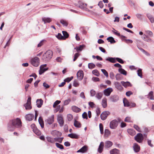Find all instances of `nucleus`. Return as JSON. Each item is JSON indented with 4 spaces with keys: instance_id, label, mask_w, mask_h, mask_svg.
I'll return each mask as SVG.
<instances>
[{
    "instance_id": "nucleus-1",
    "label": "nucleus",
    "mask_w": 154,
    "mask_h": 154,
    "mask_svg": "<svg viewBox=\"0 0 154 154\" xmlns=\"http://www.w3.org/2000/svg\"><path fill=\"white\" fill-rule=\"evenodd\" d=\"M52 51L50 50L47 51L43 55L42 60L43 61L47 62L51 59L53 55Z\"/></svg>"
},
{
    "instance_id": "nucleus-2",
    "label": "nucleus",
    "mask_w": 154,
    "mask_h": 154,
    "mask_svg": "<svg viewBox=\"0 0 154 154\" xmlns=\"http://www.w3.org/2000/svg\"><path fill=\"white\" fill-rule=\"evenodd\" d=\"M12 123L15 128H20L22 126V122L20 119L18 118L14 119L11 120Z\"/></svg>"
},
{
    "instance_id": "nucleus-3",
    "label": "nucleus",
    "mask_w": 154,
    "mask_h": 154,
    "mask_svg": "<svg viewBox=\"0 0 154 154\" xmlns=\"http://www.w3.org/2000/svg\"><path fill=\"white\" fill-rule=\"evenodd\" d=\"M121 121V119L120 118H118L117 120L114 119L110 122V128L112 129H115L117 127L119 122Z\"/></svg>"
},
{
    "instance_id": "nucleus-4",
    "label": "nucleus",
    "mask_w": 154,
    "mask_h": 154,
    "mask_svg": "<svg viewBox=\"0 0 154 154\" xmlns=\"http://www.w3.org/2000/svg\"><path fill=\"white\" fill-rule=\"evenodd\" d=\"M75 5L84 10L88 11V9L87 8V4L82 2L81 1H79L77 3L75 4Z\"/></svg>"
},
{
    "instance_id": "nucleus-5",
    "label": "nucleus",
    "mask_w": 154,
    "mask_h": 154,
    "mask_svg": "<svg viewBox=\"0 0 154 154\" xmlns=\"http://www.w3.org/2000/svg\"><path fill=\"white\" fill-rule=\"evenodd\" d=\"M31 63L34 66H38L40 63V59L37 57H35L31 59L30 60Z\"/></svg>"
},
{
    "instance_id": "nucleus-6",
    "label": "nucleus",
    "mask_w": 154,
    "mask_h": 154,
    "mask_svg": "<svg viewBox=\"0 0 154 154\" xmlns=\"http://www.w3.org/2000/svg\"><path fill=\"white\" fill-rule=\"evenodd\" d=\"M143 139V136L141 133H138L134 137V139L139 143H141Z\"/></svg>"
},
{
    "instance_id": "nucleus-7",
    "label": "nucleus",
    "mask_w": 154,
    "mask_h": 154,
    "mask_svg": "<svg viewBox=\"0 0 154 154\" xmlns=\"http://www.w3.org/2000/svg\"><path fill=\"white\" fill-rule=\"evenodd\" d=\"M31 97H28L26 103L24 105V106L26 110H29L32 108V107L31 106Z\"/></svg>"
},
{
    "instance_id": "nucleus-8",
    "label": "nucleus",
    "mask_w": 154,
    "mask_h": 154,
    "mask_svg": "<svg viewBox=\"0 0 154 154\" xmlns=\"http://www.w3.org/2000/svg\"><path fill=\"white\" fill-rule=\"evenodd\" d=\"M110 112L108 111H104L102 112L100 115L101 119L103 120L106 119L108 116L110 114Z\"/></svg>"
},
{
    "instance_id": "nucleus-9",
    "label": "nucleus",
    "mask_w": 154,
    "mask_h": 154,
    "mask_svg": "<svg viewBox=\"0 0 154 154\" xmlns=\"http://www.w3.org/2000/svg\"><path fill=\"white\" fill-rule=\"evenodd\" d=\"M54 121V116L53 115L49 116L45 120V122L46 123L49 125H51L53 123Z\"/></svg>"
},
{
    "instance_id": "nucleus-10",
    "label": "nucleus",
    "mask_w": 154,
    "mask_h": 154,
    "mask_svg": "<svg viewBox=\"0 0 154 154\" xmlns=\"http://www.w3.org/2000/svg\"><path fill=\"white\" fill-rule=\"evenodd\" d=\"M113 90L112 88H108L105 89L103 92L104 94L106 96H109L111 93L113 91Z\"/></svg>"
},
{
    "instance_id": "nucleus-11",
    "label": "nucleus",
    "mask_w": 154,
    "mask_h": 154,
    "mask_svg": "<svg viewBox=\"0 0 154 154\" xmlns=\"http://www.w3.org/2000/svg\"><path fill=\"white\" fill-rule=\"evenodd\" d=\"M77 76L79 80H82L84 77V72L82 70H79L77 72Z\"/></svg>"
},
{
    "instance_id": "nucleus-12",
    "label": "nucleus",
    "mask_w": 154,
    "mask_h": 154,
    "mask_svg": "<svg viewBox=\"0 0 154 154\" xmlns=\"http://www.w3.org/2000/svg\"><path fill=\"white\" fill-rule=\"evenodd\" d=\"M11 122V121H10L8 125L7 129L10 131H13L16 128L14 125Z\"/></svg>"
},
{
    "instance_id": "nucleus-13",
    "label": "nucleus",
    "mask_w": 154,
    "mask_h": 154,
    "mask_svg": "<svg viewBox=\"0 0 154 154\" xmlns=\"http://www.w3.org/2000/svg\"><path fill=\"white\" fill-rule=\"evenodd\" d=\"M46 66V64L42 65L40 66L39 74L41 75L48 69V68H45L44 67Z\"/></svg>"
},
{
    "instance_id": "nucleus-14",
    "label": "nucleus",
    "mask_w": 154,
    "mask_h": 154,
    "mask_svg": "<svg viewBox=\"0 0 154 154\" xmlns=\"http://www.w3.org/2000/svg\"><path fill=\"white\" fill-rule=\"evenodd\" d=\"M110 100L112 102H116L118 101L119 100V97L118 95H115L113 96H111L110 97Z\"/></svg>"
},
{
    "instance_id": "nucleus-15",
    "label": "nucleus",
    "mask_w": 154,
    "mask_h": 154,
    "mask_svg": "<svg viewBox=\"0 0 154 154\" xmlns=\"http://www.w3.org/2000/svg\"><path fill=\"white\" fill-rule=\"evenodd\" d=\"M121 83L122 85L125 88H127L128 87H131L132 85L128 81L125 82L124 81H121Z\"/></svg>"
},
{
    "instance_id": "nucleus-16",
    "label": "nucleus",
    "mask_w": 154,
    "mask_h": 154,
    "mask_svg": "<svg viewBox=\"0 0 154 154\" xmlns=\"http://www.w3.org/2000/svg\"><path fill=\"white\" fill-rule=\"evenodd\" d=\"M36 105L38 108H40L43 104V101L42 99H38L36 100Z\"/></svg>"
},
{
    "instance_id": "nucleus-17",
    "label": "nucleus",
    "mask_w": 154,
    "mask_h": 154,
    "mask_svg": "<svg viewBox=\"0 0 154 154\" xmlns=\"http://www.w3.org/2000/svg\"><path fill=\"white\" fill-rule=\"evenodd\" d=\"M34 116L32 114H28L26 116V119L27 120L32 121L34 118Z\"/></svg>"
},
{
    "instance_id": "nucleus-18",
    "label": "nucleus",
    "mask_w": 154,
    "mask_h": 154,
    "mask_svg": "<svg viewBox=\"0 0 154 154\" xmlns=\"http://www.w3.org/2000/svg\"><path fill=\"white\" fill-rule=\"evenodd\" d=\"M51 134L54 136L56 135L58 137H60L62 135V133L56 130L52 131Z\"/></svg>"
},
{
    "instance_id": "nucleus-19",
    "label": "nucleus",
    "mask_w": 154,
    "mask_h": 154,
    "mask_svg": "<svg viewBox=\"0 0 154 154\" xmlns=\"http://www.w3.org/2000/svg\"><path fill=\"white\" fill-rule=\"evenodd\" d=\"M104 146V143L101 142L99 146L98 149V151L99 153H101L102 152Z\"/></svg>"
},
{
    "instance_id": "nucleus-20",
    "label": "nucleus",
    "mask_w": 154,
    "mask_h": 154,
    "mask_svg": "<svg viewBox=\"0 0 154 154\" xmlns=\"http://www.w3.org/2000/svg\"><path fill=\"white\" fill-rule=\"evenodd\" d=\"M112 143L109 141H107L105 142L104 147L105 148H108L111 147L112 145Z\"/></svg>"
},
{
    "instance_id": "nucleus-21",
    "label": "nucleus",
    "mask_w": 154,
    "mask_h": 154,
    "mask_svg": "<svg viewBox=\"0 0 154 154\" xmlns=\"http://www.w3.org/2000/svg\"><path fill=\"white\" fill-rule=\"evenodd\" d=\"M134 151L135 152H138L140 149V147L137 143H134L133 146Z\"/></svg>"
},
{
    "instance_id": "nucleus-22",
    "label": "nucleus",
    "mask_w": 154,
    "mask_h": 154,
    "mask_svg": "<svg viewBox=\"0 0 154 154\" xmlns=\"http://www.w3.org/2000/svg\"><path fill=\"white\" fill-rule=\"evenodd\" d=\"M57 121L60 127H62L63 125L64 121L62 117H58L57 118Z\"/></svg>"
},
{
    "instance_id": "nucleus-23",
    "label": "nucleus",
    "mask_w": 154,
    "mask_h": 154,
    "mask_svg": "<svg viewBox=\"0 0 154 154\" xmlns=\"http://www.w3.org/2000/svg\"><path fill=\"white\" fill-rule=\"evenodd\" d=\"M42 20L44 22V23H50L51 21V19L50 17H43Z\"/></svg>"
},
{
    "instance_id": "nucleus-24",
    "label": "nucleus",
    "mask_w": 154,
    "mask_h": 154,
    "mask_svg": "<svg viewBox=\"0 0 154 154\" xmlns=\"http://www.w3.org/2000/svg\"><path fill=\"white\" fill-rule=\"evenodd\" d=\"M68 136L74 139H78L79 138V136L78 135L74 133H71L69 134L68 135Z\"/></svg>"
},
{
    "instance_id": "nucleus-25",
    "label": "nucleus",
    "mask_w": 154,
    "mask_h": 154,
    "mask_svg": "<svg viewBox=\"0 0 154 154\" xmlns=\"http://www.w3.org/2000/svg\"><path fill=\"white\" fill-rule=\"evenodd\" d=\"M114 85L116 88L119 90H121L123 88L121 85L120 83L119 82H115L114 83Z\"/></svg>"
},
{
    "instance_id": "nucleus-26",
    "label": "nucleus",
    "mask_w": 154,
    "mask_h": 154,
    "mask_svg": "<svg viewBox=\"0 0 154 154\" xmlns=\"http://www.w3.org/2000/svg\"><path fill=\"white\" fill-rule=\"evenodd\" d=\"M72 110L75 112H80L81 109L76 106H73L72 107Z\"/></svg>"
},
{
    "instance_id": "nucleus-27",
    "label": "nucleus",
    "mask_w": 154,
    "mask_h": 154,
    "mask_svg": "<svg viewBox=\"0 0 154 154\" xmlns=\"http://www.w3.org/2000/svg\"><path fill=\"white\" fill-rule=\"evenodd\" d=\"M110 153V154H119V150L115 148L111 150Z\"/></svg>"
},
{
    "instance_id": "nucleus-28",
    "label": "nucleus",
    "mask_w": 154,
    "mask_h": 154,
    "mask_svg": "<svg viewBox=\"0 0 154 154\" xmlns=\"http://www.w3.org/2000/svg\"><path fill=\"white\" fill-rule=\"evenodd\" d=\"M85 47V45H80L79 47H77L74 48L75 49H76V51L78 52L79 51H82L83 48Z\"/></svg>"
},
{
    "instance_id": "nucleus-29",
    "label": "nucleus",
    "mask_w": 154,
    "mask_h": 154,
    "mask_svg": "<svg viewBox=\"0 0 154 154\" xmlns=\"http://www.w3.org/2000/svg\"><path fill=\"white\" fill-rule=\"evenodd\" d=\"M102 105L104 108H105L107 106V100L106 98H104L103 99L102 101Z\"/></svg>"
},
{
    "instance_id": "nucleus-30",
    "label": "nucleus",
    "mask_w": 154,
    "mask_h": 154,
    "mask_svg": "<svg viewBox=\"0 0 154 154\" xmlns=\"http://www.w3.org/2000/svg\"><path fill=\"white\" fill-rule=\"evenodd\" d=\"M106 60L112 63H115L116 62V61L115 60V58L109 57L106 58Z\"/></svg>"
},
{
    "instance_id": "nucleus-31",
    "label": "nucleus",
    "mask_w": 154,
    "mask_h": 154,
    "mask_svg": "<svg viewBox=\"0 0 154 154\" xmlns=\"http://www.w3.org/2000/svg\"><path fill=\"white\" fill-rule=\"evenodd\" d=\"M127 131L129 134L131 136L134 135L136 134L135 131L132 129H128L127 130Z\"/></svg>"
},
{
    "instance_id": "nucleus-32",
    "label": "nucleus",
    "mask_w": 154,
    "mask_h": 154,
    "mask_svg": "<svg viewBox=\"0 0 154 154\" xmlns=\"http://www.w3.org/2000/svg\"><path fill=\"white\" fill-rule=\"evenodd\" d=\"M107 40L110 42V43L113 44L116 43V41L112 37H109L107 38Z\"/></svg>"
},
{
    "instance_id": "nucleus-33",
    "label": "nucleus",
    "mask_w": 154,
    "mask_h": 154,
    "mask_svg": "<svg viewBox=\"0 0 154 154\" xmlns=\"http://www.w3.org/2000/svg\"><path fill=\"white\" fill-rule=\"evenodd\" d=\"M115 77L116 80L118 81L121 80L123 79L122 75L119 73L117 74Z\"/></svg>"
},
{
    "instance_id": "nucleus-34",
    "label": "nucleus",
    "mask_w": 154,
    "mask_h": 154,
    "mask_svg": "<svg viewBox=\"0 0 154 154\" xmlns=\"http://www.w3.org/2000/svg\"><path fill=\"white\" fill-rule=\"evenodd\" d=\"M76 128H80L81 126V123L78 121L75 120L74 124Z\"/></svg>"
},
{
    "instance_id": "nucleus-35",
    "label": "nucleus",
    "mask_w": 154,
    "mask_h": 154,
    "mask_svg": "<svg viewBox=\"0 0 154 154\" xmlns=\"http://www.w3.org/2000/svg\"><path fill=\"white\" fill-rule=\"evenodd\" d=\"M146 16L152 23H154V18L150 14H147Z\"/></svg>"
},
{
    "instance_id": "nucleus-36",
    "label": "nucleus",
    "mask_w": 154,
    "mask_h": 154,
    "mask_svg": "<svg viewBox=\"0 0 154 154\" xmlns=\"http://www.w3.org/2000/svg\"><path fill=\"white\" fill-rule=\"evenodd\" d=\"M118 71L121 74L125 75H127V72L123 69L121 68H119L118 69Z\"/></svg>"
},
{
    "instance_id": "nucleus-37",
    "label": "nucleus",
    "mask_w": 154,
    "mask_h": 154,
    "mask_svg": "<svg viewBox=\"0 0 154 154\" xmlns=\"http://www.w3.org/2000/svg\"><path fill=\"white\" fill-rule=\"evenodd\" d=\"M145 32L146 34V35L150 37H152L153 35V34L151 31L149 30H146L145 31Z\"/></svg>"
},
{
    "instance_id": "nucleus-38",
    "label": "nucleus",
    "mask_w": 154,
    "mask_h": 154,
    "mask_svg": "<svg viewBox=\"0 0 154 154\" xmlns=\"http://www.w3.org/2000/svg\"><path fill=\"white\" fill-rule=\"evenodd\" d=\"M33 131L37 135H40L41 134V131L36 128H34L33 129Z\"/></svg>"
},
{
    "instance_id": "nucleus-39",
    "label": "nucleus",
    "mask_w": 154,
    "mask_h": 154,
    "mask_svg": "<svg viewBox=\"0 0 154 154\" xmlns=\"http://www.w3.org/2000/svg\"><path fill=\"white\" fill-rule=\"evenodd\" d=\"M46 138L47 141L51 143H54L55 142V140L54 139V138L48 137H47Z\"/></svg>"
},
{
    "instance_id": "nucleus-40",
    "label": "nucleus",
    "mask_w": 154,
    "mask_h": 154,
    "mask_svg": "<svg viewBox=\"0 0 154 154\" xmlns=\"http://www.w3.org/2000/svg\"><path fill=\"white\" fill-rule=\"evenodd\" d=\"M123 103L125 106H129L130 102H129L126 99H125L123 100Z\"/></svg>"
},
{
    "instance_id": "nucleus-41",
    "label": "nucleus",
    "mask_w": 154,
    "mask_h": 154,
    "mask_svg": "<svg viewBox=\"0 0 154 154\" xmlns=\"http://www.w3.org/2000/svg\"><path fill=\"white\" fill-rule=\"evenodd\" d=\"M62 33L63 35L64 40L66 38L68 37L69 35L67 32L65 31H63Z\"/></svg>"
},
{
    "instance_id": "nucleus-42",
    "label": "nucleus",
    "mask_w": 154,
    "mask_h": 154,
    "mask_svg": "<svg viewBox=\"0 0 154 154\" xmlns=\"http://www.w3.org/2000/svg\"><path fill=\"white\" fill-rule=\"evenodd\" d=\"M103 96V93L101 92H99L96 94L95 97L98 99H100Z\"/></svg>"
},
{
    "instance_id": "nucleus-43",
    "label": "nucleus",
    "mask_w": 154,
    "mask_h": 154,
    "mask_svg": "<svg viewBox=\"0 0 154 154\" xmlns=\"http://www.w3.org/2000/svg\"><path fill=\"white\" fill-rule=\"evenodd\" d=\"M137 75L141 78H142V70L141 69L139 68L137 71Z\"/></svg>"
},
{
    "instance_id": "nucleus-44",
    "label": "nucleus",
    "mask_w": 154,
    "mask_h": 154,
    "mask_svg": "<svg viewBox=\"0 0 154 154\" xmlns=\"http://www.w3.org/2000/svg\"><path fill=\"white\" fill-rule=\"evenodd\" d=\"M63 139V137H62L61 138L58 137L54 138L55 141L58 142L60 143H62V141Z\"/></svg>"
},
{
    "instance_id": "nucleus-45",
    "label": "nucleus",
    "mask_w": 154,
    "mask_h": 154,
    "mask_svg": "<svg viewBox=\"0 0 154 154\" xmlns=\"http://www.w3.org/2000/svg\"><path fill=\"white\" fill-rule=\"evenodd\" d=\"M38 122L41 127L42 128H43L44 127V123L42 119L41 118H39L38 119Z\"/></svg>"
},
{
    "instance_id": "nucleus-46",
    "label": "nucleus",
    "mask_w": 154,
    "mask_h": 154,
    "mask_svg": "<svg viewBox=\"0 0 154 154\" xmlns=\"http://www.w3.org/2000/svg\"><path fill=\"white\" fill-rule=\"evenodd\" d=\"M80 149L81 150L82 152L84 153L87 151L88 148L87 146H84Z\"/></svg>"
},
{
    "instance_id": "nucleus-47",
    "label": "nucleus",
    "mask_w": 154,
    "mask_h": 154,
    "mask_svg": "<svg viewBox=\"0 0 154 154\" xmlns=\"http://www.w3.org/2000/svg\"><path fill=\"white\" fill-rule=\"evenodd\" d=\"M60 22L63 25V26H67L68 23L67 22L66 20H60Z\"/></svg>"
},
{
    "instance_id": "nucleus-48",
    "label": "nucleus",
    "mask_w": 154,
    "mask_h": 154,
    "mask_svg": "<svg viewBox=\"0 0 154 154\" xmlns=\"http://www.w3.org/2000/svg\"><path fill=\"white\" fill-rule=\"evenodd\" d=\"M148 95V96L150 97L149 98L150 100H154V96H153V92L152 91L149 92Z\"/></svg>"
},
{
    "instance_id": "nucleus-49",
    "label": "nucleus",
    "mask_w": 154,
    "mask_h": 154,
    "mask_svg": "<svg viewBox=\"0 0 154 154\" xmlns=\"http://www.w3.org/2000/svg\"><path fill=\"white\" fill-rule=\"evenodd\" d=\"M99 128L100 130V133L101 134H103V124L101 123H100L99 124Z\"/></svg>"
},
{
    "instance_id": "nucleus-50",
    "label": "nucleus",
    "mask_w": 154,
    "mask_h": 154,
    "mask_svg": "<svg viewBox=\"0 0 154 154\" xmlns=\"http://www.w3.org/2000/svg\"><path fill=\"white\" fill-rule=\"evenodd\" d=\"M95 67V65L92 63H90L88 64V67L90 69H92Z\"/></svg>"
},
{
    "instance_id": "nucleus-51",
    "label": "nucleus",
    "mask_w": 154,
    "mask_h": 154,
    "mask_svg": "<svg viewBox=\"0 0 154 154\" xmlns=\"http://www.w3.org/2000/svg\"><path fill=\"white\" fill-rule=\"evenodd\" d=\"M92 73L93 74L97 76H99L100 75L99 72L97 69L93 70L92 72Z\"/></svg>"
},
{
    "instance_id": "nucleus-52",
    "label": "nucleus",
    "mask_w": 154,
    "mask_h": 154,
    "mask_svg": "<svg viewBox=\"0 0 154 154\" xmlns=\"http://www.w3.org/2000/svg\"><path fill=\"white\" fill-rule=\"evenodd\" d=\"M56 146L58 148H60V149H63L64 148L63 146L58 143H55Z\"/></svg>"
},
{
    "instance_id": "nucleus-53",
    "label": "nucleus",
    "mask_w": 154,
    "mask_h": 154,
    "mask_svg": "<svg viewBox=\"0 0 154 154\" xmlns=\"http://www.w3.org/2000/svg\"><path fill=\"white\" fill-rule=\"evenodd\" d=\"M57 38L60 40L63 39L64 40L63 37L62 35L60 33H58L57 35L56 36Z\"/></svg>"
},
{
    "instance_id": "nucleus-54",
    "label": "nucleus",
    "mask_w": 154,
    "mask_h": 154,
    "mask_svg": "<svg viewBox=\"0 0 154 154\" xmlns=\"http://www.w3.org/2000/svg\"><path fill=\"white\" fill-rule=\"evenodd\" d=\"M101 71L104 74V75L106 76L107 77H108V74L107 72L106 71L105 69H101Z\"/></svg>"
},
{
    "instance_id": "nucleus-55",
    "label": "nucleus",
    "mask_w": 154,
    "mask_h": 154,
    "mask_svg": "<svg viewBox=\"0 0 154 154\" xmlns=\"http://www.w3.org/2000/svg\"><path fill=\"white\" fill-rule=\"evenodd\" d=\"M115 60L122 64L123 63H124V61L122 59L118 57L115 58Z\"/></svg>"
},
{
    "instance_id": "nucleus-56",
    "label": "nucleus",
    "mask_w": 154,
    "mask_h": 154,
    "mask_svg": "<svg viewBox=\"0 0 154 154\" xmlns=\"http://www.w3.org/2000/svg\"><path fill=\"white\" fill-rule=\"evenodd\" d=\"M90 93L91 94V97H94L95 96L96 94V91L93 89H92L91 90Z\"/></svg>"
},
{
    "instance_id": "nucleus-57",
    "label": "nucleus",
    "mask_w": 154,
    "mask_h": 154,
    "mask_svg": "<svg viewBox=\"0 0 154 154\" xmlns=\"http://www.w3.org/2000/svg\"><path fill=\"white\" fill-rule=\"evenodd\" d=\"M61 101L60 100H56L54 103L53 106L54 108H55L59 104Z\"/></svg>"
},
{
    "instance_id": "nucleus-58",
    "label": "nucleus",
    "mask_w": 154,
    "mask_h": 154,
    "mask_svg": "<svg viewBox=\"0 0 154 154\" xmlns=\"http://www.w3.org/2000/svg\"><path fill=\"white\" fill-rule=\"evenodd\" d=\"M146 37H147V38H146V40H145V41L147 42H152V39L149 37H150L148 36H146Z\"/></svg>"
},
{
    "instance_id": "nucleus-59",
    "label": "nucleus",
    "mask_w": 154,
    "mask_h": 154,
    "mask_svg": "<svg viewBox=\"0 0 154 154\" xmlns=\"http://www.w3.org/2000/svg\"><path fill=\"white\" fill-rule=\"evenodd\" d=\"M112 32L114 34H115V35L118 36H120V34L118 32V31L117 30L114 29V31L112 30Z\"/></svg>"
},
{
    "instance_id": "nucleus-60",
    "label": "nucleus",
    "mask_w": 154,
    "mask_h": 154,
    "mask_svg": "<svg viewBox=\"0 0 154 154\" xmlns=\"http://www.w3.org/2000/svg\"><path fill=\"white\" fill-rule=\"evenodd\" d=\"M134 128L139 132H141L140 128L137 125H134Z\"/></svg>"
},
{
    "instance_id": "nucleus-61",
    "label": "nucleus",
    "mask_w": 154,
    "mask_h": 154,
    "mask_svg": "<svg viewBox=\"0 0 154 154\" xmlns=\"http://www.w3.org/2000/svg\"><path fill=\"white\" fill-rule=\"evenodd\" d=\"M70 101L71 100L69 99L65 100L64 102V105H67L69 104Z\"/></svg>"
},
{
    "instance_id": "nucleus-62",
    "label": "nucleus",
    "mask_w": 154,
    "mask_h": 154,
    "mask_svg": "<svg viewBox=\"0 0 154 154\" xmlns=\"http://www.w3.org/2000/svg\"><path fill=\"white\" fill-rule=\"evenodd\" d=\"M67 118L68 120L70 121L72 119V115L71 114H69L67 116Z\"/></svg>"
},
{
    "instance_id": "nucleus-63",
    "label": "nucleus",
    "mask_w": 154,
    "mask_h": 154,
    "mask_svg": "<svg viewBox=\"0 0 154 154\" xmlns=\"http://www.w3.org/2000/svg\"><path fill=\"white\" fill-rule=\"evenodd\" d=\"M125 121L126 122H131V117H126L125 119Z\"/></svg>"
},
{
    "instance_id": "nucleus-64",
    "label": "nucleus",
    "mask_w": 154,
    "mask_h": 154,
    "mask_svg": "<svg viewBox=\"0 0 154 154\" xmlns=\"http://www.w3.org/2000/svg\"><path fill=\"white\" fill-rule=\"evenodd\" d=\"M45 41V40H42L41 41L38 45V47H41L42 45H43L44 42Z\"/></svg>"
}]
</instances>
